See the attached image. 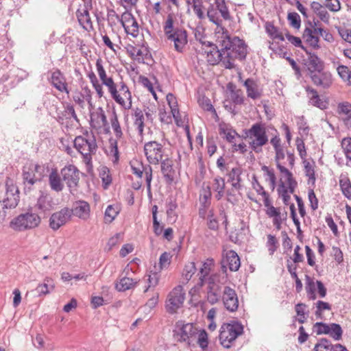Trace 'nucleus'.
<instances>
[{"label":"nucleus","instance_id":"18","mask_svg":"<svg viewBox=\"0 0 351 351\" xmlns=\"http://www.w3.org/2000/svg\"><path fill=\"white\" fill-rule=\"evenodd\" d=\"M34 208L40 214L50 212L53 208L52 197L48 193L40 191Z\"/></svg>","mask_w":351,"mask_h":351},{"label":"nucleus","instance_id":"12","mask_svg":"<svg viewBox=\"0 0 351 351\" xmlns=\"http://www.w3.org/2000/svg\"><path fill=\"white\" fill-rule=\"evenodd\" d=\"M50 77L48 81L56 89L61 93H69L66 80L63 73L59 69H55L49 72Z\"/></svg>","mask_w":351,"mask_h":351},{"label":"nucleus","instance_id":"4","mask_svg":"<svg viewBox=\"0 0 351 351\" xmlns=\"http://www.w3.org/2000/svg\"><path fill=\"white\" fill-rule=\"evenodd\" d=\"M173 332V337L177 341L193 346L197 334V328L192 323H184L180 320L176 323Z\"/></svg>","mask_w":351,"mask_h":351},{"label":"nucleus","instance_id":"52","mask_svg":"<svg viewBox=\"0 0 351 351\" xmlns=\"http://www.w3.org/2000/svg\"><path fill=\"white\" fill-rule=\"evenodd\" d=\"M214 265L215 262L213 258H207L204 262L202 263V265L199 269V274L208 276L210 272L214 267Z\"/></svg>","mask_w":351,"mask_h":351},{"label":"nucleus","instance_id":"19","mask_svg":"<svg viewBox=\"0 0 351 351\" xmlns=\"http://www.w3.org/2000/svg\"><path fill=\"white\" fill-rule=\"evenodd\" d=\"M132 172L136 175L138 178H142L143 175L145 174L147 191L149 194H151V182L152 180V168L150 165H147L143 166V164H138V167L131 165Z\"/></svg>","mask_w":351,"mask_h":351},{"label":"nucleus","instance_id":"38","mask_svg":"<svg viewBox=\"0 0 351 351\" xmlns=\"http://www.w3.org/2000/svg\"><path fill=\"white\" fill-rule=\"evenodd\" d=\"M303 38L313 48H319V38L313 34V31L310 27H306L303 32Z\"/></svg>","mask_w":351,"mask_h":351},{"label":"nucleus","instance_id":"64","mask_svg":"<svg viewBox=\"0 0 351 351\" xmlns=\"http://www.w3.org/2000/svg\"><path fill=\"white\" fill-rule=\"evenodd\" d=\"M135 20H136L133 14L130 12H125L121 15V18L119 19V21L122 24L123 27L128 24H134Z\"/></svg>","mask_w":351,"mask_h":351},{"label":"nucleus","instance_id":"2","mask_svg":"<svg viewBox=\"0 0 351 351\" xmlns=\"http://www.w3.org/2000/svg\"><path fill=\"white\" fill-rule=\"evenodd\" d=\"M214 1V3L210 4L206 10V18L207 17L210 22L217 25L215 34L217 35L226 30L222 25L223 21L220 16L225 21H230L232 19V17L225 0Z\"/></svg>","mask_w":351,"mask_h":351},{"label":"nucleus","instance_id":"34","mask_svg":"<svg viewBox=\"0 0 351 351\" xmlns=\"http://www.w3.org/2000/svg\"><path fill=\"white\" fill-rule=\"evenodd\" d=\"M49 182L50 187L52 190L60 192L63 189V184H62L61 179L57 171L53 169L49 174Z\"/></svg>","mask_w":351,"mask_h":351},{"label":"nucleus","instance_id":"24","mask_svg":"<svg viewBox=\"0 0 351 351\" xmlns=\"http://www.w3.org/2000/svg\"><path fill=\"white\" fill-rule=\"evenodd\" d=\"M80 25L86 30L93 29V23L88 11L86 8L78 9L76 12Z\"/></svg>","mask_w":351,"mask_h":351},{"label":"nucleus","instance_id":"15","mask_svg":"<svg viewBox=\"0 0 351 351\" xmlns=\"http://www.w3.org/2000/svg\"><path fill=\"white\" fill-rule=\"evenodd\" d=\"M61 176L70 189L75 188L77 186L80 180V171L75 166L73 165L65 166L61 170Z\"/></svg>","mask_w":351,"mask_h":351},{"label":"nucleus","instance_id":"60","mask_svg":"<svg viewBox=\"0 0 351 351\" xmlns=\"http://www.w3.org/2000/svg\"><path fill=\"white\" fill-rule=\"evenodd\" d=\"M134 23V24H132V23L128 24V25H125L123 27V28L128 34H130L132 37L136 38L138 35L139 29H138V24L136 20H135V23Z\"/></svg>","mask_w":351,"mask_h":351},{"label":"nucleus","instance_id":"53","mask_svg":"<svg viewBox=\"0 0 351 351\" xmlns=\"http://www.w3.org/2000/svg\"><path fill=\"white\" fill-rule=\"evenodd\" d=\"M211 196L212 193L210 187L208 186L204 189V193L200 195V203L202 207L208 208L210 206V202L209 200L211 198Z\"/></svg>","mask_w":351,"mask_h":351},{"label":"nucleus","instance_id":"14","mask_svg":"<svg viewBox=\"0 0 351 351\" xmlns=\"http://www.w3.org/2000/svg\"><path fill=\"white\" fill-rule=\"evenodd\" d=\"M71 217V212L69 208H63L51 215L49 218V227L57 230L64 225Z\"/></svg>","mask_w":351,"mask_h":351},{"label":"nucleus","instance_id":"36","mask_svg":"<svg viewBox=\"0 0 351 351\" xmlns=\"http://www.w3.org/2000/svg\"><path fill=\"white\" fill-rule=\"evenodd\" d=\"M326 335H329L332 339L335 341H339L342 339L343 330L339 324L330 323L328 326V332Z\"/></svg>","mask_w":351,"mask_h":351},{"label":"nucleus","instance_id":"23","mask_svg":"<svg viewBox=\"0 0 351 351\" xmlns=\"http://www.w3.org/2000/svg\"><path fill=\"white\" fill-rule=\"evenodd\" d=\"M311 8L322 22L329 24L330 14L326 10L324 4L322 5L319 2L313 1L311 3Z\"/></svg>","mask_w":351,"mask_h":351},{"label":"nucleus","instance_id":"55","mask_svg":"<svg viewBox=\"0 0 351 351\" xmlns=\"http://www.w3.org/2000/svg\"><path fill=\"white\" fill-rule=\"evenodd\" d=\"M287 20L291 27L298 29L300 27L301 19L297 12H289L287 15Z\"/></svg>","mask_w":351,"mask_h":351},{"label":"nucleus","instance_id":"49","mask_svg":"<svg viewBox=\"0 0 351 351\" xmlns=\"http://www.w3.org/2000/svg\"><path fill=\"white\" fill-rule=\"evenodd\" d=\"M112 128L114 130V134L117 138H121L123 136V132L118 120V117L115 111L112 112L110 118Z\"/></svg>","mask_w":351,"mask_h":351},{"label":"nucleus","instance_id":"59","mask_svg":"<svg viewBox=\"0 0 351 351\" xmlns=\"http://www.w3.org/2000/svg\"><path fill=\"white\" fill-rule=\"evenodd\" d=\"M5 195H11L19 193L17 186L14 184L13 180L10 178H7L5 180Z\"/></svg>","mask_w":351,"mask_h":351},{"label":"nucleus","instance_id":"43","mask_svg":"<svg viewBox=\"0 0 351 351\" xmlns=\"http://www.w3.org/2000/svg\"><path fill=\"white\" fill-rule=\"evenodd\" d=\"M234 88L235 86L232 84L228 85V88L230 92L231 99L235 104H241L243 102L242 91L239 89L235 90Z\"/></svg>","mask_w":351,"mask_h":351},{"label":"nucleus","instance_id":"28","mask_svg":"<svg viewBox=\"0 0 351 351\" xmlns=\"http://www.w3.org/2000/svg\"><path fill=\"white\" fill-rule=\"evenodd\" d=\"M206 52L207 53V61L209 64L215 65L221 62L223 65V54H222L221 47L219 49L218 47H215Z\"/></svg>","mask_w":351,"mask_h":351},{"label":"nucleus","instance_id":"9","mask_svg":"<svg viewBox=\"0 0 351 351\" xmlns=\"http://www.w3.org/2000/svg\"><path fill=\"white\" fill-rule=\"evenodd\" d=\"M185 299V293L182 286L178 285L169 293L166 302L167 311L174 313L180 308Z\"/></svg>","mask_w":351,"mask_h":351},{"label":"nucleus","instance_id":"61","mask_svg":"<svg viewBox=\"0 0 351 351\" xmlns=\"http://www.w3.org/2000/svg\"><path fill=\"white\" fill-rule=\"evenodd\" d=\"M119 90L120 91H122L123 92V95L127 99H128L130 101H129V104L128 106H125V105L123 106L125 109H129L131 108L132 106V101H131V99H132V95H131V93L128 87V86L125 84V82H121L120 84H119Z\"/></svg>","mask_w":351,"mask_h":351},{"label":"nucleus","instance_id":"27","mask_svg":"<svg viewBox=\"0 0 351 351\" xmlns=\"http://www.w3.org/2000/svg\"><path fill=\"white\" fill-rule=\"evenodd\" d=\"M225 263L228 265L229 269L232 271H237L241 266L240 258L234 250H229L226 252Z\"/></svg>","mask_w":351,"mask_h":351},{"label":"nucleus","instance_id":"3","mask_svg":"<svg viewBox=\"0 0 351 351\" xmlns=\"http://www.w3.org/2000/svg\"><path fill=\"white\" fill-rule=\"evenodd\" d=\"M243 136L250 140V147L256 153H260L262 147L269 141L265 125L261 122L255 123L250 129L245 130Z\"/></svg>","mask_w":351,"mask_h":351},{"label":"nucleus","instance_id":"1","mask_svg":"<svg viewBox=\"0 0 351 351\" xmlns=\"http://www.w3.org/2000/svg\"><path fill=\"white\" fill-rule=\"evenodd\" d=\"M219 47L223 54V66L232 69L235 67L234 61L244 60L246 58L247 45L237 36L231 37L226 29L217 35Z\"/></svg>","mask_w":351,"mask_h":351},{"label":"nucleus","instance_id":"45","mask_svg":"<svg viewBox=\"0 0 351 351\" xmlns=\"http://www.w3.org/2000/svg\"><path fill=\"white\" fill-rule=\"evenodd\" d=\"M265 29L268 35L272 39H278L281 41H283L285 40L282 34L279 32L278 28L275 27L272 23H267L265 25Z\"/></svg>","mask_w":351,"mask_h":351},{"label":"nucleus","instance_id":"29","mask_svg":"<svg viewBox=\"0 0 351 351\" xmlns=\"http://www.w3.org/2000/svg\"><path fill=\"white\" fill-rule=\"evenodd\" d=\"M221 298V287L217 286L207 288L206 299L208 303L213 305L217 304Z\"/></svg>","mask_w":351,"mask_h":351},{"label":"nucleus","instance_id":"7","mask_svg":"<svg viewBox=\"0 0 351 351\" xmlns=\"http://www.w3.org/2000/svg\"><path fill=\"white\" fill-rule=\"evenodd\" d=\"M45 167L43 165L36 164L30 165L23 169L22 177L25 190H32V186L37 182H41L44 177Z\"/></svg>","mask_w":351,"mask_h":351},{"label":"nucleus","instance_id":"37","mask_svg":"<svg viewBox=\"0 0 351 351\" xmlns=\"http://www.w3.org/2000/svg\"><path fill=\"white\" fill-rule=\"evenodd\" d=\"M6 197L3 200V212L5 213V209H12L17 206L19 202V195H5Z\"/></svg>","mask_w":351,"mask_h":351},{"label":"nucleus","instance_id":"11","mask_svg":"<svg viewBox=\"0 0 351 351\" xmlns=\"http://www.w3.org/2000/svg\"><path fill=\"white\" fill-rule=\"evenodd\" d=\"M165 35L169 41L173 43L176 51L180 53L184 51L187 44V32L185 29L177 27L170 34Z\"/></svg>","mask_w":351,"mask_h":351},{"label":"nucleus","instance_id":"54","mask_svg":"<svg viewBox=\"0 0 351 351\" xmlns=\"http://www.w3.org/2000/svg\"><path fill=\"white\" fill-rule=\"evenodd\" d=\"M127 51L130 56L136 60L138 62H144L143 56V51L134 46H130L127 48Z\"/></svg>","mask_w":351,"mask_h":351},{"label":"nucleus","instance_id":"56","mask_svg":"<svg viewBox=\"0 0 351 351\" xmlns=\"http://www.w3.org/2000/svg\"><path fill=\"white\" fill-rule=\"evenodd\" d=\"M329 324H326L322 322H316L313 326V331L317 335H326V332L328 330Z\"/></svg>","mask_w":351,"mask_h":351},{"label":"nucleus","instance_id":"51","mask_svg":"<svg viewBox=\"0 0 351 351\" xmlns=\"http://www.w3.org/2000/svg\"><path fill=\"white\" fill-rule=\"evenodd\" d=\"M279 197H282L283 203L285 205H289L291 199L290 195L287 193V190L285 189V183L280 180L278 188L277 189Z\"/></svg>","mask_w":351,"mask_h":351},{"label":"nucleus","instance_id":"13","mask_svg":"<svg viewBox=\"0 0 351 351\" xmlns=\"http://www.w3.org/2000/svg\"><path fill=\"white\" fill-rule=\"evenodd\" d=\"M222 293L221 298L224 307L230 312L236 311L239 307V300L235 290L229 286H226Z\"/></svg>","mask_w":351,"mask_h":351},{"label":"nucleus","instance_id":"8","mask_svg":"<svg viewBox=\"0 0 351 351\" xmlns=\"http://www.w3.org/2000/svg\"><path fill=\"white\" fill-rule=\"evenodd\" d=\"M73 145L86 161L91 160V154H95L97 149L94 136L91 138H86L82 136H77L73 141Z\"/></svg>","mask_w":351,"mask_h":351},{"label":"nucleus","instance_id":"47","mask_svg":"<svg viewBox=\"0 0 351 351\" xmlns=\"http://www.w3.org/2000/svg\"><path fill=\"white\" fill-rule=\"evenodd\" d=\"M202 350H206L208 345V334L205 330H198L195 341Z\"/></svg>","mask_w":351,"mask_h":351},{"label":"nucleus","instance_id":"5","mask_svg":"<svg viewBox=\"0 0 351 351\" xmlns=\"http://www.w3.org/2000/svg\"><path fill=\"white\" fill-rule=\"evenodd\" d=\"M41 222L38 214L32 212L22 213L10 222V227L15 231L22 232L38 227Z\"/></svg>","mask_w":351,"mask_h":351},{"label":"nucleus","instance_id":"21","mask_svg":"<svg viewBox=\"0 0 351 351\" xmlns=\"http://www.w3.org/2000/svg\"><path fill=\"white\" fill-rule=\"evenodd\" d=\"M101 82L102 84L108 87V91L110 93L112 98L117 104H119L121 106H124L125 104V101L124 99L122 97H121V95L118 93L117 86L114 82L113 79L110 77H108Z\"/></svg>","mask_w":351,"mask_h":351},{"label":"nucleus","instance_id":"63","mask_svg":"<svg viewBox=\"0 0 351 351\" xmlns=\"http://www.w3.org/2000/svg\"><path fill=\"white\" fill-rule=\"evenodd\" d=\"M278 241L275 236L269 234L267 236V245L270 255H273L277 249Z\"/></svg>","mask_w":351,"mask_h":351},{"label":"nucleus","instance_id":"62","mask_svg":"<svg viewBox=\"0 0 351 351\" xmlns=\"http://www.w3.org/2000/svg\"><path fill=\"white\" fill-rule=\"evenodd\" d=\"M173 14H169L167 16V20L165 22L163 27L164 32L165 34H170L171 32L175 30V29L173 28Z\"/></svg>","mask_w":351,"mask_h":351},{"label":"nucleus","instance_id":"30","mask_svg":"<svg viewBox=\"0 0 351 351\" xmlns=\"http://www.w3.org/2000/svg\"><path fill=\"white\" fill-rule=\"evenodd\" d=\"M308 71L309 75L311 74V70L316 71H320L323 70L324 63L321 59L315 53L308 52Z\"/></svg>","mask_w":351,"mask_h":351},{"label":"nucleus","instance_id":"41","mask_svg":"<svg viewBox=\"0 0 351 351\" xmlns=\"http://www.w3.org/2000/svg\"><path fill=\"white\" fill-rule=\"evenodd\" d=\"M338 111L340 114H343L346 116L345 119L346 125L351 126V104L348 102L339 104Z\"/></svg>","mask_w":351,"mask_h":351},{"label":"nucleus","instance_id":"31","mask_svg":"<svg viewBox=\"0 0 351 351\" xmlns=\"http://www.w3.org/2000/svg\"><path fill=\"white\" fill-rule=\"evenodd\" d=\"M134 125L139 135L142 136L144 130V114L141 108H136L134 110Z\"/></svg>","mask_w":351,"mask_h":351},{"label":"nucleus","instance_id":"33","mask_svg":"<svg viewBox=\"0 0 351 351\" xmlns=\"http://www.w3.org/2000/svg\"><path fill=\"white\" fill-rule=\"evenodd\" d=\"M55 284L53 280L50 278H45L43 283L39 284L36 290L38 293L39 296L45 295L49 294L51 291L53 290Z\"/></svg>","mask_w":351,"mask_h":351},{"label":"nucleus","instance_id":"58","mask_svg":"<svg viewBox=\"0 0 351 351\" xmlns=\"http://www.w3.org/2000/svg\"><path fill=\"white\" fill-rule=\"evenodd\" d=\"M340 187L343 194L348 198L351 199V183L348 179L340 180Z\"/></svg>","mask_w":351,"mask_h":351},{"label":"nucleus","instance_id":"26","mask_svg":"<svg viewBox=\"0 0 351 351\" xmlns=\"http://www.w3.org/2000/svg\"><path fill=\"white\" fill-rule=\"evenodd\" d=\"M161 162V172L165 178V180L168 183H171L174 179V170L173 169L172 161L166 158L162 160Z\"/></svg>","mask_w":351,"mask_h":351},{"label":"nucleus","instance_id":"22","mask_svg":"<svg viewBox=\"0 0 351 351\" xmlns=\"http://www.w3.org/2000/svg\"><path fill=\"white\" fill-rule=\"evenodd\" d=\"M243 170L240 167H236L232 168L228 173L227 176L228 177V182H230L232 184V187L236 190H240L242 187L241 184V174Z\"/></svg>","mask_w":351,"mask_h":351},{"label":"nucleus","instance_id":"40","mask_svg":"<svg viewBox=\"0 0 351 351\" xmlns=\"http://www.w3.org/2000/svg\"><path fill=\"white\" fill-rule=\"evenodd\" d=\"M335 345L326 338H321L315 345L313 351H333Z\"/></svg>","mask_w":351,"mask_h":351},{"label":"nucleus","instance_id":"57","mask_svg":"<svg viewBox=\"0 0 351 351\" xmlns=\"http://www.w3.org/2000/svg\"><path fill=\"white\" fill-rule=\"evenodd\" d=\"M341 147L346 158L351 161V137L343 138L341 141Z\"/></svg>","mask_w":351,"mask_h":351},{"label":"nucleus","instance_id":"20","mask_svg":"<svg viewBox=\"0 0 351 351\" xmlns=\"http://www.w3.org/2000/svg\"><path fill=\"white\" fill-rule=\"evenodd\" d=\"M305 90L307 97L308 98V103L311 105L319 108L321 110L327 108L328 103L320 99L317 91L315 88L307 86L305 87Z\"/></svg>","mask_w":351,"mask_h":351},{"label":"nucleus","instance_id":"39","mask_svg":"<svg viewBox=\"0 0 351 351\" xmlns=\"http://www.w3.org/2000/svg\"><path fill=\"white\" fill-rule=\"evenodd\" d=\"M192 8L199 20H204L206 19V14L204 13L203 2L202 0H191ZM188 3H190V0H188Z\"/></svg>","mask_w":351,"mask_h":351},{"label":"nucleus","instance_id":"50","mask_svg":"<svg viewBox=\"0 0 351 351\" xmlns=\"http://www.w3.org/2000/svg\"><path fill=\"white\" fill-rule=\"evenodd\" d=\"M304 163L305 176L308 178V183L311 182L314 184L316 180L314 166L306 160Z\"/></svg>","mask_w":351,"mask_h":351},{"label":"nucleus","instance_id":"48","mask_svg":"<svg viewBox=\"0 0 351 351\" xmlns=\"http://www.w3.org/2000/svg\"><path fill=\"white\" fill-rule=\"evenodd\" d=\"M119 213V208L118 206L109 205L105 211V220L109 223H111Z\"/></svg>","mask_w":351,"mask_h":351},{"label":"nucleus","instance_id":"35","mask_svg":"<svg viewBox=\"0 0 351 351\" xmlns=\"http://www.w3.org/2000/svg\"><path fill=\"white\" fill-rule=\"evenodd\" d=\"M137 284V281H135L134 279L123 277L120 279V281L115 283V289L120 292L125 291L129 290Z\"/></svg>","mask_w":351,"mask_h":351},{"label":"nucleus","instance_id":"25","mask_svg":"<svg viewBox=\"0 0 351 351\" xmlns=\"http://www.w3.org/2000/svg\"><path fill=\"white\" fill-rule=\"evenodd\" d=\"M244 86L246 88L247 97L256 99L261 96V90L257 82L251 78H247L244 82Z\"/></svg>","mask_w":351,"mask_h":351},{"label":"nucleus","instance_id":"6","mask_svg":"<svg viewBox=\"0 0 351 351\" xmlns=\"http://www.w3.org/2000/svg\"><path fill=\"white\" fill-rule=\"evenodd\" d=\"M243 332V326L238 322L225 323L220 328L219 341L223 348H230L232 343Z\"/></svg>","mask_w":351,"mask_h":351},{"label":"nucleus","instance_id":"46","mask_svg":"<svg viewBox=\"0 0 351 351\" xmlns=\"http://www.w3.org/2000/svg\"><path fill=\"white\" fill-rule=\"evenodd\" d=\"M316 311L315 312V315L317 319H322L324 318L323 311H330L331 305L326 302L318 300L315 304Z\"/></svg>","mask_w":351,"mask_h":351},{"label":"nucleus","instance_id":"17","mask_svg":"<svg viewBox=\"0 0 351 351\" xmlns=\"http://www.w3.org/2000/svg\"><path fill=\"white\" fill-rule=\"evenodd\" d=\"M71 215L79 217L82 220H86L90 217V208L89 204L84 200H77L73 204L72 208L70 209Z\"/></svg>","mask_w":351,"mask_h":351},{"label":"nucleus","instance_id":"10","mask_svg":"<svg viewBox=\"0 0 351 351\" xmlns=\"http://www.w3.org/2000/svg\"><path fill=\"white\" fill-rule=\"evenodd\" d=\"M144 152L149 163L157 165L164 154L163 146L156 141H149L144 145Z\"/></svg>","mask_w":351,"mask_h":351},{"label":"nucleus","instance_id":"16","mask_svg":"<svg viewBox=\"0 0 351 351\" xmlns=\"http://www.w3.org/2000/svg\"><path fill=\"white\" fill-rule=\"evenodd\" d=\"M310 77L313 84L324 89L328 88L332 84V77L330 73L327 71H316L311 70Z\"/></svg>","mask_w":351,"mask_h":351},{"label":"nucleus","instance_id":"42","mask_svg":"<svg viewBox=\"0 0 351 351\" xmlns=\"http://www.w3.org/2000/svg\"><path fill=\"white\" fill-rule=\"evenodd\" d=\"M160 277V274L156 271H149V274L145 275V278H147V282L148 284L147 287H146L144 292H147L149 289L152 288L156 287L159 282V279Z\"/></svg>","mask_w":351,"mask_h":351},{"label":"nucleus","instance_id":"44","mask_svg":"<svg viewBox=\"0 0 351 351\" xmlns=\"http://www.w3.org/2000/svg\"><path fill=\"white\" fill-rule=\"evenodd\" d=\"M197 268L194 262H190L185 265L182 271V277L186 283H187L195 274Z\"/></svg>","mask_w":351,"mask_h":351},{"label":"nucleus","instance_id":"32","mask_svg":"<svg viewBox=\"0 0 351 351\" xmlns=\"http://www.w3.org/2000/svg\"><path fill=\"white\" fill-rule=\"evenodd\" d=\"M219 132L221 136H223V138L230 143L234 142L235 136L238 135L234 130L226 124L219 125Z\"/></svg>","mask_w":351,"mask_h":351}]
</instances>
